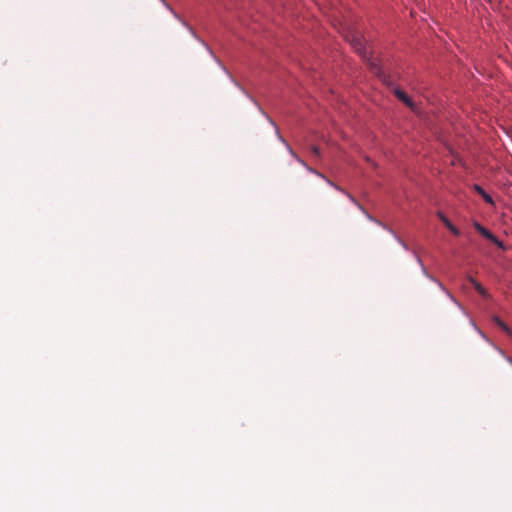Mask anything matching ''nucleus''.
<instances>
[{
    "instance_id": "2",
    "label": "nucleus",
    "mask_w": 512,
    "mask_h": 512,
    "mask_svg": "<svg viewBox=\"0 0 512 512\" xmlns=\"http://www.w3.org/2000/svg\"><path fill=\"white\" fill-rule=\"evenodd\" d=\"M288 150L290 152V154L300 163L302 164L309 172L321 177L322 179H324L330 186L334 187L336 190L344 193L345 195H347V197L351 200V202H353L355 205L358 206L359 209H361L365 214L366 211L364 210V208L357 202V200L351 195L349 194L348 192H346L344 189H342L340 186L336 185L334 182H332L330 179H328L325 175H323L321 172L315 170L314 168L308 166L301 158H299L295 153L294 151L288 147Z\"/></svg>"
},
{
    "instance_id": "3",
    "label": "nucleus",
    "mask_w": 512,
    "mask_h": 512,
    "mask_svg": "<svg viewBox=\"0 0 512 512\" xmlns=\"http://www.w3.org/2000/svg\"><path fill=\"white\" fill-rule=\"evenodd\" d=\"M474 228L483 236L485 237L487 240L493 242L495 245H497L499 248H504V245L503 243L498 240L497 237H495L489 230H487L486 228H484L481 224H479L478 222H475L473 224Z\"/></svg>"
},
{
    "instance_id": "9",
    "label": "nucleus",
    "mask_w": 512,
    "mask_h": 512,
    "mask_svg": "<svg viewBox=\"0 0 512 512\" xmlns=\"http://www.w3.org/2000/svg\"><path fill=\"white\" fill-rule=\"evenodd\" d=\"M311 152H312L316 157H319V156H320V151H319L318 147H316V146H312V147H311Z\"/></svg>"
},
{
    "instance_id": "7",
    "label": "nucleus",
    "mask_w": 512,
    "mask_h": 512,
    "mask_svg": "<svg viewBox=\"0 0 512 512\" xmlns=\"http://www.w3.org/2000/svg\"><path fill=\"white\" fill-rule=\"evenodd\" d=\"M474 190L483 198L486 203L493 204L492 197L487 194L479 185H474Z\"/></svg>"
},
{
    "instance_id": "1",
    "label": "nucleus",
    "mask_w": 512,
    "mask_h": 512,
    "mask_svg": "<svg viewBox=\"0 0 512 512\" xmlns=\"http://www.w3.org/2000/svg\"><path fill=\"white\" fill-rule=\"evenodd\" d=\"M342 34L345 40L349 42L353 47V49L367 62L370 70L380 78H383L384 76L379 65L367 56L365 39L361 30L356 26L349 25L343 28Z\"/></svg>"
},
{
    "instance_id": "5",
    "label": "nucleus",
    "mask_w": 512,
    "mask_h": 512,
    "mask_svg": "<svg viewBox=\"0 0 512 512\" xmlns=\"http://www.w3.org/2000/svg\"><path fill=\"white\" fill-rule=\"evenodd\" d=\"M394 94L395 96L400 100L402 101L403 103H405L408 107L410 108H413V102L411 101V99L407 96V94L402 91L401 89L399 88H396L394 90Z\"/></svg>"
},
{
    "instance_id": "10",
    "label": "nucleus",
    "mask_w": 512,
    "mask_h": 512,
    "mask_svg": "<svg viewBox=\"0 0 512 512\" xmlns=\"http://www.w3.org/2000/svg\"><path fill=\"white\" fill-rule=\"evenodd\" d=\"M445 292L447 293V295H448L452 300H454V298L452 297V295L450 294V292H448V291H446V290H445Z\"/></svg>"
},
{
    "instance_id": "6",
    "label": "nucleus",
    "mask_w": 512,
    "mask_h": 512,
    "mask_svg": "<svg viewBox=\"0 0 512 512\" xmlns=\"http://www.w3.org/2000/svg\"><path fill=\"white\" fill-rule=\"evenodd\" d=\"M469 281L470 283L474 286V288L476 289V291L484 298H488L489 297V294L488 292L486 291V289L479 283L477 282L474 278L470 277L469 278Z\"/></svg>"
},
{
    "instance_id": "8",
    "label": "nucleus",
    "mask_w": 512,
    "mask_h": 512,
    "mask_svg": "<svg viewBox=\"0 0 512 512\" xmlns=\"http://www.w3.org/2000/svg\"><path fill=\"white\" fill-rule=\"evenodd\" d=\"M493 321L494 323L499 326L502 330H504L505 332H507L508 334H511V330L509 329V327L498 317H494L493 318Z\"/></svg>"
},
{
    "instance_id": "4",
    "label": "nucleus",
    "mask_w": 512,
    "mask_h": 512,
    "mask_svg": "<svg viewBox=\"0 0 512 512\" xmlns=\"http://www.w3.org/2000/svg\"><path fill=\"white\" fill-rule=\"evenodd\" d=\"M437 217L455 236L460 235V231L450 222V220L442 212H437Z\"/></svg>"
}]
</instances>
